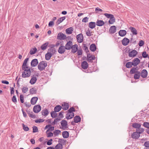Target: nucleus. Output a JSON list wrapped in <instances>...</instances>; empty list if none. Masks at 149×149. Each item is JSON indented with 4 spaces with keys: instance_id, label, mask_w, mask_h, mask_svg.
<instances>
[{
    "instance_id": "1",
    "label": "nucleus",
    "mask_w": 149,
    "mask_h": 149,
    "mask_svg": "<svg viewBox=\"0 0 149 149\" xmlns=\"http://www.w3.org/2000/svg\"><path fill=\"white\" fill-rule=\"evenodd\" d=\"M27 69H25L24 70H24V71L23 72L22 75V77L23 78H27L29 77L30 76L31 74V71L30 69L29 68Z\"/></svg>"
},
{
    "instance_id": "2",
    "label": "nucleus",
    "mask_w": 149,
    "mask_h": 149,
    "mask_svg": "<svg viewBox=\"0 0 149 149\" xmlns=\"http://www.w3.org/2000/svg\"><path fill=\"white\" fill-rule=\"evenodd\" d=\"M47 66L46 61H44L41 62L38 65V68L40 70H43Z\"/></svg>"
},
{
    "instance_id": "3",
    "label": "nucleus",
    "mask_w": 149,
    "mask_h": 149,
    "mask_svg": "<svg viewBox=\"0 0 149 149\" xmlns=\"http://www.w3.org/2000/svg\"><path fill=\"white\" fill-rule=\"evenodd\" d=\"M138 132L137 131L134 132L131 135V137L133 139H138L140 136L141 134L144 131H139Z\"/></svg>"
},
{
    "instance_id": "4",
    "label": "nucleus",
    "mask_w": 149,
    "mask_h": 149,
    "mask_svg": "<svg viewBox=\"0 0 149 149\" xmlns=\"http://www.w3.org/2000/svg\"><path fill=\"white\" fill-rule=\"evenodd\" d=\"M70 37H66V36L62 33H59L57 36V38L59 40H64L65 39L69 38Z\"/></svg>"
},
{
    "instance_id": "5",
    "label": "nucleus",
    "mask_w": 149,
    "mask_h": 149,
    "mask_svg": "<svg viewBox=\"0 0 149 149\" xmlns=\"http://www.w3.org/2000/svg\"><path fill=\"white\" fill-rule=\"evenodd\" d=\"M61 128L64 130L67 129L68 127V123L67 121L65 120H62L61 122Z\"/></svg>"
},
{
    "instance_id": "6",
    "label": "nucleus",
    "mask_w": 149,
    "mask_h": 149,
    "mask_svg": "<svg viewBox=\"0 0 149 149\" xmlns=\"http://www.w3.org/2000/svg\"><path fill=\"white\" fill-rule=\"evenodd\" d=\"M77 41L79 43L82 42L83 40V36L82 33H80L77 35Z\"/></svg>"
},
{
    "instance_id": "7",
    "label": "nucleus",
    "mask_w": 149,
    "mask_h": 149,
    "mask_svg": "<svg viewBox=\"0 0 149 149\" xmlns=\"http://www.w3.org/2000/svg\"><path fill=\"white\" fill-rule=\"evenodd\" d=\"M141 125L140 123H133L132 124V126L133 128L139 129L140 128V129H141V130H144V129L141 128Z\"/></svg>"
},
{
    "instance_id": "8",
    "label": "nucleus",
    "mask_w": 149,
    "mask_h": 149,
    "mask_svg": "<svg viewBox=\"0 0 149 149\" xmlns=\"http://www.w3.org/2000/svg\"><path fill=\"white\" fill-rule=\"evenodd\" d=\"M72 44V42L70 41L68 42L65 47V49H66V50H70L71 49L72 46L73 45Z\"/></svg>"
},
{
    "instance_id": "9",
    "label": "nucleus",
    "mask_w": 149,
    "mask_h": 149,
    "mask_svg": "<svg viewBox=\"0 0 149 149\" xmlns=\"http://www.w3.org/2000/svg\"><path fill=\"white\" fill-rule=\"evenodd\" d=\"M138 52L136 50H133L129 53V56L130 57H135L137 54Z\"/></svg>"
},
{
    "instance_id": "10",
    "label": "nucleus",
    "mask_w": 149,
    "mask_h": 149,
    "mask_svg": "<svg viewBox=\"0 0 149 149\" xmlns=\"http://www.w3.org/2000/svg\"><path fill=\"white\" fill-rule=\"evenodd\" d=\"M141 76L143 78H145L147 77L148 75V72L146 69L142 70L141 72Z\"/></svg>"
},
{
    "instance_id": "11",
    "label": "nucleus",
    "mask_w": 149,
    "mask_h": 149,
    "mask_svg": "<svg viewBox=\"0 0 149 149\" xmlns=\"http://www.w3.org/2000/svg\"><path fill=\"white\" fill-rule=\"evenodd\" d=\"M29 59V58H26L24 60L22 65V70H24L25 69H28L29 67L27 65V63Z\"/></svg>"
},
{
    "instance_id": "12",
    "label": "nucleus",
    "mask_w": 149,
    "mask_h": 149,
    "mask_svg": "<svg viewBox=\"0 0 149 149\" xmlns=\"http://www.w3.org/2000/svg\"><path fill=\"white\" fill-rule=\"evenodd\" d=\"M130 42V40L126 38H125L122 40V44L124 46L127 45Z\"/></svg>"
},
{
    "instance_id": "13",
    "label": "nucleus",
    "mask_w": 149,
    "mask_h": 149,
    "mask_svg": "<svg viewBox=\"0 0 149 149\" xmlns=\"http://www.w3.org/2000/svg\"><path fill=\"white\" fill-rule=\"evenodd\" d=\"M66 49L65 47L63 46H62L61 45V46L59 47L58 52V53L61 54L63 53L65 51Z\"/></svg>"
},
{
    "instance_id": "14",
    "label": "nucleus",
    "mask_w": 149,
    "mask_h": 149,
    "mask_svg": "<svg viewBox=\"0 0 149 149\" xmlns=\"http://www.w3.org/2000/svg\"><path fill=\"white\" fill-rule=\"evenodd\" d=\"M140 62V61L139 59L138 58H134L133 61L132 63L133 65L135 66L137 65Z\"/></svg>"
},
{
    "instance_id": "15",
    "label": "nucleus",
    "mask_w": 149,
    "mask_h": 149,
    "mask_svg": "<svg viewBox=\"0 0 149 149\" xmlns=\"http://www.w3.org/2000/svg\"><path fill=\"white\" fill-rule=\"evenodd\" d=\"M62 108L65 110H67L69 107V105L68 103L64 102L62 104Z\"/></svg>"
},
{
    "instance_id": "16",
    "label": "nucleus",
    "mask_w": 149,
    "mask_h": 149,
    "mask_svg": "<svg viewBox=\"0 0 149 149\" xmlns=\"http://www.w3.org/2000/svg\"><path fill=\"white\" fill-rule=\"evenodd\" d=\"M88 65L87 62L85 61H83L81 63V68L85 70L87 69L88 67Z\"/></svg>"
},
{
    "instance_id": "17",
    "label": "nucleus",
    "mask_w": 149,
    "mask_h": 149,
    "mask_svg": "<svg viewBox=\"0 0 149 149\" xmlns=\"http://www.w3.org/2000/svg\"><path fill=\"white\" fill-rule=\"evenodd\" d=\"M71 52L73 53H76L78 50V45L77 44H75L72 46Z\"/></svg>"
},
{
    "instance_id": "18",
    "label": "nucleus",
    "mask_w": 149,
    "mask_h": 149,
    "mask_svg": "<svg viewBox=\"0 0 149 149\" xmlns=\"http://www.w3.org/2000/svg\"><path fill=\"white\" fill-rule=\"evenodd\" d=\"M65 19V17L64 16L60 18L56 22V24L58 26L59 24L62 22L63 20Z\"/></svg>"
},
{
    "instance_id": "19",
    "label": "nucleus",
    "mask_w": 149,
    "mask_h": 149,
    "mask_svg": "<svg viewBox=\"0 0 149 149\" xmlns=\"http://www.w3.org/2000/svg\"><path fill=\"white\" fill-rule=\"evenodd\" d=\"M126 33V31L124 30H120L118 32L119 35L121 37L124 36Z\"/></svg>"
},
{
    "instance_id": "20",
    "label": "nucleus",
    "mask_w": 149,
    "mask_h": 149,
    "mask_svg": "<svg viewBox=\"0 0 149 149\" xmlns=\"http://www.w3.org/2000/svg\"><path fill=\"white\" fill-rule=\"evenodd\" d=\"M54 127L52 126L51 125H47L45 127V130H54Z\"/></svg>"
},
{
    "instance_id": "21",
    "label": "nucleus",
    "mask_w": 149,
    "mask_h": 149,
    "mask_svg": "<svg viewBox=\"0 0 149 149\" xmlns=\"http://www.w3.org/2000/svg\"><path fill=\"white\" fill-rule=\"evenodd\" d=\"M87 57L88 58V60L91 61L92 60H94L95 59V57L93 55H90V54H87Z\"/></svg>"
},
{
    "instance_id": "22",
    "label": "nucleus",
    "mask_w": 149,
    "mask_h": 149,
    "mask_svg": "<svg viewBox=\"0 0 149 149\" xmlns=\"http://www.w3.org/2000/svg\"><path fill=\"white\" fill-rule=\"evenodd\" d=\"M104 23V22L102 20H101L98 19L96 22V25L100 26H103Z\"/></svg>"
},
{
    "instance_id": "23",
    "label": "nucleus",
    "mask_w": 149,
    "mask_h": 149,
    "mask_svg": "<svg viewBox=\"0 0 149 149\" xmlns=\"http://www.w3.org/2000/svg\"><path fill=\"white\" fill-rule=\"evenodd\" d=\"M37 65V59H34L31 62V65L32 67L36 66Z\"/></svg>"
},
{
    "instance_id": "24",
    "label": "nucleus",
    "mask_w": 149,
    "mask_h": 149,
    "mask_svg": "<svg viewBox=\"0 0 149 149\" xmlns=\"http://www.w3.org/2000/svg\"><path fill=\"white\" fill-rule=\"evenodd\" d=\"M109 31L111 33L113 34L116 31V27L115 26H113L111 27Z\"/></svg>"
},
{
    "instance_id": "25",
    "label": "nucleus",
    "mask_w": 149,
    "mask_h": 149,
    "mask_svg": "<svg viewBox=\"0 0 149 149\" xmlns=\"http://www.w3.org/2000/svg\"><path fill=\"white\" fill-rule=\"evenodd\" d=\"M73 31V28L72 27H70L67 29L65 30L66 33L68 34H71L72 33V32Z\"/></svg>"
},
{
    "instance_id": "26",
    "label": "nucleus",
    "mask_w": 149,
    "mask_h": 149,
    "mask_svg": "<svg viewBox=\"0 0 149 149\" xmlns=\"http://www.w3.org/2000/svg\"><path fill=\"white\" fill-rule=\"evenodd\" d=\"M52 54L51 52H48L45 54V59L47 60H49L51 57Z\"/></svg>"
},
{
    "instance_id": "27",
    "label": "nucleus",
    "mask_w": 149,
    "mask_h": 149,
    "mask_svg": "<svg viewBox=\"0 0 149 149\" xmlns=\"http://www.w3.org/2000/svg\"><path fill=\"white\" fill-rule=\"evenodd\" d=\"M74 121L75 123H78L80 122L81 120V118L80 117L78 116H76L74 118Z\"/></svg>"
},
{
    "instance_id": "28",
    "label": "nucleus",
    "mask_w": 149,
    "mask_h": 149,
    "mask_svg": "<svg viewBox=\"0 0 149 149\" xmlns=\"http://www.w3.org/2000/svg\"><path fill=\"white\" fill-rule=\"evenodd\" d=\"M96 26V23L94 22H90L88 24V26L90 28L93 29Z\"/></svg>"
},
{
    "instance_id": "29",
    "label": "nucleus",
    "mask_w": 149,
    "mask_h": 149,
    "mask_svg": "<svg viewBox=\"0 0 149 149\" xmlns=\"http://www.w3.org/2000/svg\"><path fill=\"white\" fill-rule=\"evenodd\" d=\"M62 135L64 138H67L69 136V133L67 131H64L62 133Z\"/></svg>"
},
{
    "instance_id": "30",
    "label": "nucleus",
    "mask_w": 149,
    "mask_h": 149,
    "mask_svg": "<svg viewBox=\"0 0 149 149\" xmlns=\"http://www.w3.org/2000/svg\"><path fill=\"white\" fill-rule=\"evenodd\" d=\"M130 30L131 32L133 33V34L135 35L137 34V31L135 28L131 27L130 28Z\"/></svg>"
},
{
    "instance_id": "31",
    "label": "nucleus",
    "mask_w": 149,
    "mask_h": 149,
    "mask_svg": "<svg viewBox=\"0 0 149 149\" xmlns=\"http://www.w3.org/2000/svg\"><path fill=\"white\" fill-rule=\"evenodd\" d=\"M74 116V113H70V114L68 113L66 115V118L68 119H70L73 118Z\"/></svg>"
},
{
    "instance_id": "32",
    "label": "nucleus",
    "mask_w": 149,
    "mask_h": 149,
    "mask_svg": "<svg viewBox=\"0 0 149 149\" xmlns=\"http://www.w3.org/2000/svg\"><path fill=\"white\" fill-rule=\"evenodd\" d=\"M37 101V97H34L32 98L31 100V104L33 105L35 104Z\"/></svg>"
},
{
    "instance_id": "33",
    "label": "nucleus",
    "mask_w": 149,
    "mask_h": 149,
    "mask_svg": "<svg viewBox=\"0 0 149 149\" xmlns=\"http://www.w3.org/2000/svg\"><path fill=\"white\" fill-rule=\"evenodd\" d=\"M90 50L92 52L95 51L96 49V47L95 44H92L90 46Z\"/></svg>"
},
{
    "instance_id": "34",
    "label": "nucleus",
    "mask_w": 149,
    "mask_h": 149,
    "mask_svg": "<svg viewBox=\"0 0 149 149\" xmlns=\"http://www.w3.org/2000/svg\"><path fill=\"white\" fill-rule=\"evenodd\" d=\"M62 109V107L60 105L56 106L54 108V111L55 112H58L59 111Z\"/></svg>"
},
{
    "instance_id": "35",
    "label": "nucleus",
    "mask_w": 149,
    "mask_h": 149,
    "mask_svg": "<svg viewBox=\"0 0 149 149\" xmlns=\"http://www.w3.org/2000/svg\"><path fill=\"white\" fill-rule=\"evenodd\" d=\"M42 115L46 116L48 115L49 112L48 110L46 109H45L42 110Z\"/></svg>"
},
{
    "instance_id": "36",
    "label": "nucleus",
    "mask_w": 149,
    "mask_h": 149,
    "mask_svg": "<svg viewBox=\"0 0 149 149\" xmlns=\"http://www.w3.org/2000/svg\"><path fill=\"white\" fill-rule=\"evenodd\" d=\"M37 80V78L36 77H33L31 79L30 83L31 84H33L36 82Z\"/></svg>"
},
{
    "instance_id": "37",
    "label": "nucleus",
    "mask_w": 149,
    "mask_h": 149,
    "mask_svg": "<svg viewBox=\"0 0 149 149\" xmlns=\"http://www.w3.org/2000/svg\"><path fill=\"white\" fill-rule=\"evenodd\" d=\"M140 72L137 71L135 74L134 76V78L135 79H138L139 78L140 76Z\"/></svg>"
},
{
    "instance_id": "38",
    "label": "nucleus",
    "mask_w": 149,
    "mask_h": 149,
    "mask_svg": "<svg viewBox=\"0 0 149 149\" xmlns=\"http://www.w3.org/2000/svg\"><path fill=\"white\" fill-rule=\"evenodd\" d=\"M137 67L136 68H132V69L130 70V73L131 74H133L135 73H136V72L137 71Z\"/></svg>"
},
{
    "instance_id": "39",
    "label": "nucleus",
    "mask_w": 149,
    "mask_h": 149,
    "mask_svg": "<svg viewBox=\"0 0 149 149\" xmlns=\"http://www.w3.org/2000/svg\"><path fill=\"white\" fill-rule=\"evenodd\" d=\"M37 51V49L36 47L32 48L30 51V53L31 55L34 54L36 53Z\"/></svg>"
},
{
    "instance_id": "40",
    "label": "nucleus",
    "mask_w": 149,
    "mask_h": 149,
    "mask_svg": "<svg viewBox=\"0 0 149 149\" xmlns=\"http://www.w3.org/2000/svg\"><path fill=\"white\" fill-rule=\"evenodd\" d=\"M48 44L49 43L48 42H47L43 44L41 47V48L43 50L47 48Z\"/></svg>"
},
{
    "instance_id": "41",
    "label": "nucleus",
    "mask_w": 149,
    "mask_h": 149,
    "mask_svg": "<svg viewBox=\"0 0 149 149\" xmlns=\"http://www.w3.org/2000/svg\"><path fill=\"white\" fill-rule=\"evenodd\" d=\"M133 65L132 63L131 62H127L126 65V67L127 68H130Z\"/></svg>"
},
{
    "instance_id": "42",
    "label": "nucleus",
    "mask_w": 149,
    "mask_h": 149,
    "mask_svg": "<svg viewBox=\"0 0 149 149\" xmlns=\"http://www.w3.org/2000/svg\"><path fill=\"white\" fill-rule=\"evenodd\" d=\"M115 21V19L114 16L111 17L110 18V19L109 21V22L110 24H112Z\"/></svg>"
},
{
    "instance_id": "43",
    "label": "nucleus",
    "mask_w": 149,
    "mask_h": 149,
    "mask_svg": "<svg viewBox=\"0 0 149 149\" xmlns=\"http://www.w3.org/2000/svg\"><path fill=\"white\" fill-rule=\"evenodd\" d=\"M56 112H55V111H52L50 113L51 117L53 118H56L57 116V113H56Z\"/></svg>"
},
{
    "instance_id": "44",
    "label": "nucleus",
    "mask_w": 149,
    "mask_h": 149,
    "mask_svg": "<svg viewBox=\"0 0 149 149\" xmlns=\"http://www.w3.org/2000/svg\"><path fill=\"white\" fill-rule=\"evenodd\" d=\"M63 148L62 145L60 143H58L55 146L56 149H62Z\"/></svg>"
},
{
    "instance_id": "45",
    "label": "nucleus",
    "mask_w": 149,
    "mask_h": 149,
    "mask_svg": "<svg viewBox=\"0 0 149 149\" xmlns=\"http://www.w3.org/2000/svg\"><path fill=\"white\" fill-rule=\"evenodd\" d=\"M67 111L68 113H73V112L75 111V110L74 107H72L70 108Z\"/></svg>"
},
{
    "instance_id": "46",
    "label": "nucleus",
    "mask_w": 149,
    "mask_h": 149,
    "mask_svg": "<svg viewBox=\"0 0 149 149\" xmlns=\"http://www.w3.org/2000/svg\"><path fill=\"white\" fill-rule=\"evenodd\" d=\"M28 114L30 117L33 118H35L36 117L35 115H34L33 113L32 112L28 113Z\"/></svg>"
},
{
    "instance_id": "47",
    "label": "nucleus",
    "mask_w": 149,
    "mask_h": 149,
    "mask_svg": "<svg viewBox=\"0 0 149 149\" xmlns=\"http://www.w3.org/2000/svg\"><path fill=\"white\" fill-rule=\"evenodd\" d=\"M48 51H49L53 55L54 54L55 52V50L54 48L53 47L50 48L49 49H48Z\"/></svg>"
},
{
    "instance_id": "48",
    "label": "nucleus",
    "mask_w": 149,
    "mask_h": 149,
    "mask_svg": "<svg viewBox=\"0 0 149 149\" xmlns=\"http://www.w3.org/2000/svg\"><path fill=\"white\" fill-rule=\"evenodd\" d=\"M104 15L107 18H111V17L114 16L113 15L111 14H108L107 13H105L104 14Z\"/></svg>"
},
{
    "instance_id": "49",
    "label": "nucleus",
    "mask_w": 149,
    "mask_h": 149,
    "mask_svg": "<svg viewBox=\"0 0 149 149\" xmlns=\"http://www.w3.org/2000/svg\"><path fill=\"white\" fill-rule=\"evenodd\" d=\"M83 49L85 50V51L86 52V53L89 52L88 47L86 46V44H83Z\"/></svg>"
},
{
    "instance_id": "50",
    "label": "nucleus",
    "mask_w": 149,
    "mask_h": 149,
    "mask_svg": "<svg viewBox=\"0 0 149 149\" xmlns=\"http://www.w3.org/2000/svg\"><path fill=\"white\" fill-rule=\"evenodd\" d=\"M142 56L143 58H146L148 57V55L147 54L146 51H144L142 53Z\"/></svg>"
},
{
    "instance_id": "51",
    "label": "nucleus",
    "mask_w": 149,
    "mask_h": 149,
    "mask_svg": "<svg viewBox=\"0 0 149 149\" xmlns=\"http://www.w3.org/2000/svg\"><path fill=\"white\" fill-rule=\"evenodd\" d=\"M143 125L144 127L148 129H149V123L147 122H144Z\"/></svg>"
},
{
    "instance_id": "52",
    "label": "nucleus",
    "mask_w": 149,
    "mask_h": 149,
    "mask_svg": "<svg viewBox=\"0 0 149 149\" xmlns=\"http://www.w3.org/2000/svg\"><path fill=\"white\" fill-rule=\"evenodd\" d=\"M22 92L25 93H26L28 91V88L26 87H24L22 88Z\"/></svg>"
},
{
    "instance_id": "53",
    "label": "nucleus",
    "mask_w": 149,
    "mask_h": 149,
    "mask_svg": "<svg viewBox=\"0 0 149 149\" xmlns=\"http://www.w3.org/2000/svg\"><path fill=\"white\" fill-rule=\"evenodd\" d=\"M61 120V118H57L54 119V122H53L52 124H55L57 122H58L59 121Z\"/></svg>"
},
{
    "instance_id": "54",
    "label": "nucleus",
    "mask_w": 149,
    "mask_h": 149,
    "mask_svg": "<svg viewBox=\"0 0 149 149\" xmlns=\"http://www.w3.org/2000/svg\"><path fill=\"white\" fill-rule=\"evenodd\" d=\"M88 18L87 17H85L82 19V22L84 23L87 22L88 21Z\"/></svg>"
},
{
    "instance_id": "55",
    "label": "nucleus",
    "mask_w": 149,
    "mask_h": 149,
    "mask_svg": "<svg viewBox=\"0 0 149 149\" xmlns=\"http://www.w3.org/2000/svg\"><path fill=\"white\" fill-rule=\"evenodd\" d=\"M144 44V42L143 41L141 40L139 42V45L140 47H141L143 46Z\"/></svg>"
},
{
    "instance_id": "56",
    "label": "nucleus",
    "mask_w": 149,
    "mask_h": 149,
    "mask_svg": "<svg viewBox=\"0 0 149 149\" xmlns=\"http://www.w3.org/2000/svg\"><path fill=\"white\" fill-rule=\"evenodd\" d=\"M143 146H145L146 147H149V141H147L145 142L143 145Z\"/></svg>"
},
{
    "instance_id": "57",
    "label": "nucleus",
    "mask_w": 149,
    "mask_h": 149,
    "mask_svg": "<svg viewBox=\"0 0 149 149\" xmlns=\"http://www.w3.org/2000/svg\"><path fill=\"white\" fill-rule=\"evenodd\" d=\"M49 131H46L47 137H49L52 136L53 135V133L51 132H49L48 133L47 132Z\"/></svg>"
},
{
    "instance_id": "58",
    "label": "nucleus",
    "mask_w": 149,
    "mask_h": 149,
    "mask_svg": "<svg viewBox=\"0 0 149 149\" xmlns=\"http://www.w3.org/2000/svg\"><path fill=\"white\" fill-rule=\"evenodd\" d=\"M130 42L134 44H135L136 43V41L133 38H132L130 39Z\"/></svg>"
},
{
    "instance_id": "59",
    "label": "nucleus",
    "mask_w": 149,
    "mask_h": 149,
    "mask_svg": "<svg viewBox=\"0 0 149 149\" xmlns=\"http://www.w3.org/2000/svg\"><path fill=\"white\" fill-rule=\"evenodd\" d=\"M12 101L15 103H16L17 102L16 98L15 95H14L12 98Z\"/></svg>"
},
{
    "instance_id": "60",
    "label": "nucleus",
    "mask_w": 149,
    "mask_h": 149,
    "mask_svg": "<svg viewBox=\"0 0 149 149\" xmlns=\"http://www.w3.org/2000/svg\"><path fill=\"white\" fill-rule=\"evenodd\" d=\"M33 111L35 113H37V105H36L33 108Z\"/></svg>"
},
{
    "instance_id": "61",
    "label": "nucleus",
    "mask_w": 149,
    "mask_h": 149,
    "mask_svg": "<svg viewBox=\"0 0 149 149\" xmlns=\"http://www.w3.org/2000/svg\"><path fill=\"white\" fill-rule=\"evenodd\" d=\"M77 53L79 56L81 55L82 54V51L81 49L78 50Z\"/></svg>"
},
{
    "instance_id": "62",
    "label": "nucleus",
    "mask_w": 149,
    "mask_h": 149,
    "mask_svg": "<svg viewBox=\"0 0 149 149\" xmlns=\"http://www.w3.org/2000/svg\"><path fill=\"white\" fill-rule=\"evenodd\" d=\"M23 129L24 130H29V128L26 126L24 124H22Z\"/></svg>"
},
{
    "instance_id": "63",
    "label": "nucleus",
    "mask_w": 149,
    "mask_h": 149,
    "mask_svg": "<svg viewBox=\"0 0 149 149\" xmlns=\"http://www.w3.org/2000/svg\"><path fill=\"white\" fill-rule=\"evenodd\" d=\"M52 139L49 140L47 143V145L49 146L51 145L52 144Z\"/></svg>"
},
{
    "instance_id": "64",
    "label": "nucleus",
    "mask_w": 149,
    "mask_h": 149,
    "mask_svg": "<svg viewBox=\"0 0 149 149\" xmlns=\"http://www.w3.org/2000/svg\"><path fill=\"white\" fill-rule=\"evenodd\" d=\"M54 25V22L53 21H50L48 24V26L49 27H52Z\"/></svg>"
}]
</instances>
